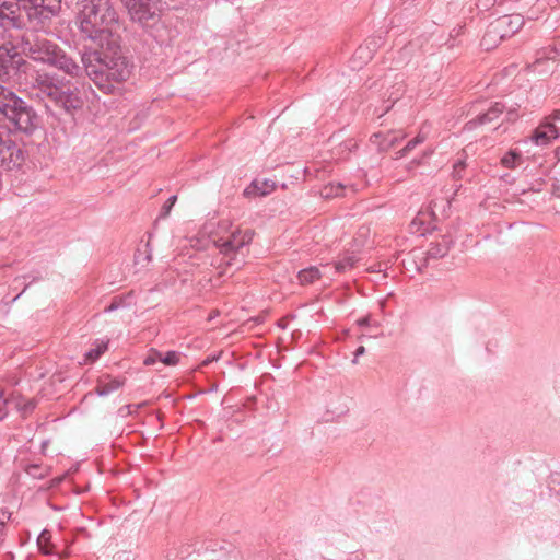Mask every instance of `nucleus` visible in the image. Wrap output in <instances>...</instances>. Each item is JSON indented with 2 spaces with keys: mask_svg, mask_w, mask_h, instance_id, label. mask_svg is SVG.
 Returning a JSON list of instances; mask_svg holds the SVG:
<instances>
[{
  "mask_svg": "<svg viewBox=\"0 0 560 560\" xmlns=\"http://www.w3.org/2000/svg\"><path fill=\"white\" fill-rule=\"evenodd\" d=\"M552 194L556 196V197H560V186L558 185H553V189H552Z\"/></svg>",
  "mask_w": 560,
  "mask_h": 560,
  "instance_id": "obj_40",
  "label": "nucleus"
},
{
  "mask_svg": "<svg viewBox=\"0 0 560 560\" xmlns=\"http://www.w3.org/2000/svg\"><path fill=\"white\" fill-rule=\"evenodd\" d=\"M404 93H405V86H404L402 81L396 82L392 86V91L385 93V96L387 95L386 102H389L390 104H388L384 108V110L380 114V116H383L384 113L388 112L389 108L404 95Z\"/></svg>",
  "mask_w": 560,
  "mask_h": 560,
  "instance_id": "obj_18",
  "label": "nucleus"
},
{
  "mask_svg": "<svg viewBox=\"0 0 560 560\" xmlns=\"http://www.w3.org/2000/svg\"><path fill=\"white\" fill-rule=\"evenodd\" d=\"M26 152L12 139L0 135V161L7 171H19L25 163Z\"/></svg>",
  "mask_w": 560,
  "mask_h": 560,
  "instance_id": "obj_6",
  "label": "nucleus"
},
{
  "mask_svg": "<svg viewBox=\"0 0 560 560\" xmlns=\"http://www.w3.org/2000/svg\"><path fill=\"white\" fill-rule=\"evenodd\" d=\"M505 117H506V120H509V121H513V120H515V119H516L517 115H516V113H515V110H514V109H509V110L506 112Z\"/></svg>",
  "mask_w": 560,
  "mask_h": 560,
  "instance_id": "obj_37",
  "label": "nucleus"
},
{
  "mask_svg": "<svg viewBox=\"0 0 560 560\" xmlns=\"http://www.w3.org/2000/svg\"><path fill=\"white\" fill-rule=\"evenodd\" d=\"M11 518V513L8 511H0V526H4V524Z\"/></svg>",
  "mask_w": 560,
  "mask_h": 560,
  "instance_id": "obj_35",
  "label": "nucleus"
},
{
  "mask_svg": "<svg viewBox=\"0 0 560 560\" xmlns=\"http://www.w3.org/2000/svg\"><path fill=\"white\" fill-rule=\"evenodd\" d=\"M493 1L495 2L497 0H493Z\"/></svg>",
  "mask_w": 560,
  "mask_h": 560,
  "instance_id": "obj_46",
  "label": "nucleus"
},
{
  "mask_svg": "<svg viewBox=\"0 0 560 560\" xmlns=\"http://www.w3.org/2000/svg\"><path fill=\"white\" fill-rule=\"evenodd\" d=\"M523 149L524 147L518 145L515 149H511L501 158V164L506 168H516L523 162Z\"/></svg>",
  "mask_w": 560,
  "mask_h": 560,
  "instance_id": "obj_16",
  "label": "nucleus"
},
{
  "mask_svg": "<svg viewBox=\"0 0 560 560\" xmlns=\"http://www.w3.org/2000/svg\"><path fill=\"white\" fill-rule=\"evenodd\" d=\"M15 407L20 412H22L23 416H26L27 413L32 412L35 409L36 401L34 399H28L26 401L19 399L15 402Z\"/></svg>",
  "mask_w": 560,
  "mask_h": 560,
  "instance_id": "obj_24",
  "label": "nucleus"
},
{
  "mask_svg": "<svg viewBox=\"0 0 560 560\" xmlns=\"http://www.w3.org/2000/svg\"><path fill=\"white\" fill-rule=\"evenodd\" d=\"M122 299L121 298H114L112 303L105 307L104 312L105 313H110V312H114L116 310H118L121 305H122Z\"/></svg>",
  "mask_w": 560,
  "mask_h": 560,
  "instance_id": "obj_30",
  "label": "nucleus"
},
{
  "mask_svg": "<svg viewBox=\"0 0 560 560\" xmlns=\"http://www.w3.org/2000/svg\"><path fill=\"white\" fill-rule=\"evenodd\" d=\"M365 353V348L363 346H360L354 351V359L352 360V363H358V358L363 355Z\"/></svg>",
  "mask_w": 560,
  "mask_h": 560,
  "instance_id": "obj_36",
  "label": "nucleus"
},
{
  "mask_svg": "<svg viewBox=\"0 0 560 560\" xmlns=\"http://www.w3.org/2000/svg\"><path fill=\"white\" fill-rule=\"evenodd\" d=\"M221 353L209 355L201 362V366H208L210 363L218 361L220 359Z\"/></svg>",
  "mask_w": 560,
  "mask_h": 560,
  "instance_id": "obj_34",
  "label": "nucleus"
},
{
  "mask_svg": "<svg viewBox=\"0 0 560 560\" xmlns=\"http://www.w3.org/2000/svg\"><path fill=\"white\" fill-rule=\"evenodd\" d=\"M558 155H559L558 160L560 162V149L558 150Z\"/></svg>",
  "mask_w": 560,
  "mask_h": 560,
  "instance_id": "obj_45",
  "label": "nucleus"
},
{
  "mask_svg": "<svg viewBox=\"0 0 560 560\" xmlns=\"http://www.w3.org/2000/svg\"><path fill=\"white\" fill-rule=\"evenodd\" d=\"M452 244V238L450 236L444 235L441 241L430 244L427 250V255L429 258L433 259L442 258L448 254Z\"/></svg>",
  "mask_w": 560,
  "mask_h": 560,
  "instance_id": "obj_14",
  "label": "nucleus"
},
{
  "mask_svg": "<svg viewBox=\"0 0 560 560\" xmlns=\"http://www.w3.org/2000/svg\"><path fill=\"white\" fill-rule=\"evenodd\" d=\"M419 164V161L418 160H413L409 163V166H408V170H412L416 165Z\"/></svg>",
  "mask_w": 560,
  "mask_h": 560,
  "instance_id": "obj_41",
  "label": "nucleus"
},
{
  "mask_svg": "<svg viewBox=\"0 0 560 560\" xmlns=\"http://www.w3.org/2000/svg\"><path fill=\"white\" fill-rule=\"evenodd\" d=\"M176 200L177 196L173 195L165 201V203L162 207L160 218H166L170 214L172 207L175 205Z\"/></svg>",
  "mask_w": 560,
  "mask_h": 560,
  "instance_id": "obj_26",
  "label": "nucleus"
},
{
  "mask_svg": "<svg viewBox=\"0 0 560 560\" xmlns=\"http://www.w3.org/2000/svg\"><path fill=\"white\" fill-rule=\"evenodd\" d=\"M124 4L131 20L141 25L155 20L160 11L156 0H124Z\"/></svg>",
  "mask_w": 560,
  "mask_h": 560,
  "instance_id": "obj_7",
  "label": "nucleus"
},
{
  "mask_svg": "<svg viewBox=\"0 0 560 560\" xmlns=\"http://www.w3.org/2000/svg\"><path fill=\"white\" fill-rule=\"evenodd\" d=\"M505 109L506 107L503 103L495 102L488 108V110L479 114L476 118L467 121L465 128L467 130H472L477 126L495 122L499 119V117L504 113Z\"/></svg>",
  "mask_w": 560,
  "mask_h": 560,
  "instance_id": "obj_10",
  "label": "nucleus"
},
{
  "mask_svg": "<svg viewBox=\"0 0 560 560\" xmlns=\"http://www.w3.org/2000/svg\"><path fill=\"white\" fill-rule=\"evenodd\" d=\"M342 189H343V186L341 184H338L336 186V190H335V186L330 185V187H326L325 188L324 196L325 197H331V196H336L337 197V196H340Z\"/></svg>",
  "mask_w": 560,
  "mask_h": 560,
  "instance_id": "obj_29",
  "label": "nucleus"
},
{
  "mask_svg": "<svg viewBox=\"0 0 560 560\" xmlns=\"http://www.w3.org/2000/svg\"><path fill=\"white\" fill-rule=\"evenodd\" d=\"M494 22L503 33H506V37H510L523 27L524 16L521 14L503 15L494 20Z\"/></svg>",
  "mask_w": 560,
  "mask_h": 560,
  "instance_id": "obj_11",
  "label": "nucleus"
},
{
  "mask_svg": "<svg viewBox=\"0 0 560 560\" xmlns=\"http://www.w3.org/2000/svg\"><path fill=\"white\" fill-rule=\"evenodd\" d=\"M253 231L233 232L228 238H220L215 241V246L219 248L220 254L223 255L225 266H235L240 268L245 262V255L243 248L247 246L253 240Z\"/></svg>",
  "mask_w": 560,
  "mask_h": 560,
  "instance_id": "obj_5",
  "label": "nucleus"
},
{
  "mask_svg": "<svg viewBox=\"0 0 560 560\" xmlns=\"http://www.w3.org/2000/svg\"><path fill=\"white\" fill-rule=\"evenodd\" d=\"M425 140V136L419 133L416 138L411 139L405 145L408 152L412 151L417 145L421 144Z\"/></svg>",
  "mask_w": 560,
  "mask_h": 560,
  "instance_id": "obj_28",
  "label": "nucleus"
},
{
  "mask_svg": "<svg viewBox=\"0 0 560 560\" xmlns=\"http://www.w3.org/2000/svg\"><path fill=\"white\" fill-rule=\"evenodd\" d=\"M275 189V183L269 180H254L248 187L244 189V196L256 197L266 196Z\"/></svg>",
  "mask_w": 560,
  "mask_h": 560,
  "instance_id": "obj_15",
  "label": "nucleus"
},
{
  "mask_svg": "<svg viewBox=\"0 0 560 560\" xmlns=\"http://www.w3.org/2000/svg\"><path fill=\"white\" fill-rule=\"evenodd\" d=\"M82 37L101 49L85 50L79 65L63 48L46 35L30 32L22 36V52L36 62L55 68L71 78L85 73L104 93H114L130 77V66L122 55L112 28L118 15L110 0H77Z\"/></svg>",
  "mask_w": 560,
  "mask_h": 560,
  "instance_id": "obj_1",
  "label": "nucleus"
},
{
  "mask_svg": "<svg viewBox=\"0 0 560 560\" xmlns=\"http://www.w3.org/2000/svg\"><path fill=\"white\" fill-rule=\"evenodd\" d=\"M160 358H161V353L160 352H155L154 354L149 355V357L145 358L144 364L145 365L154 364L156 361H160Z\"/></svg>",
  "mask_w": 560,
  "mask_h": 560,
  "instance_id": "obj_33",
  "label": "nucleus"
},
{
  "mask_svg": "<svg viewBox=\"0 0 560 560\" xmlns=\"http://www.w3.org/2000/svg\"><path fill=\"white\" fill-rule=\"evenodd\" d=\"M22 293L18 294L15 298H13V301H16L20 296H21Z\"/></svg>",
  "mask_w": 560,
  "mask_h": 560,
  "instance_id": "obj_44",
  "label": "nucleus"
},
{
  "mask_svg": "<svg viewBox=\"0 0 560 560\" xmlns=\"http://www.w3.org/2000/svg\"><path fill=\"white\" fill-rule=\"evenodd\" d=\"M405 135L395 131L375 132L371 137L372 143L376 144L380 151H387L395 147Z\"/></svg>",
  "mask_w": 560,
  "mask_h": 560,
  "instance_id": "obj_12",
  "label": "nucleus"
},
{
  "mask_svg": "<svg viewBox=\"0 0 560 560\" xmlns=\"http://www.w3.org/2000/svg\"><path fill=\"white\" fill-rule=\"evenodd\" d=\"M145 259H147L148 261H149V260H151V255H150V254H148V255L145 256Z\"/></svg>",
  "mask_w": 560,
  "mask_h": 560,
  "instance_id": "obj_43",
  "label": "nucleus"
},
{
  "mask_svg": "<svg viewBox=\"0 0 560 560\" xmlns=\"http://www.w3.org/2000/svg\"><path fill=\"white\" fill-rule=\"evenodd\" d=\"M504 38H506V33H503L493 21L487 27V31L481 39V46L489 50L495 47Z\"/></svg>",
  "mask_w": 560,
  "mask_h": 560,
  "instance_id": "obj_13",
  "label": "nucleus"
},
{
  "mask_svg": "<svg viewBox=\"0 0 560 560\" xmlns=\"http://www.w3.org/2000/svg\"><path fill=\"white\" fill-rule=\"evenodd\" d=\"M32 94L43 102L47 109L54 106L72 116L82 110L85 104L82 89L55 72H36L32 80Z\"/></svg>",
  "mask_w": 560,
  "mask_h": 560,
  "instance_id": "obj_2",
  "label": "nucleus"
},
{
  "mask_svg": "<svg viewBox=\"0 0 560 560\" xmlns=\"http://www.w3.org/2000/svg\"><path fill=\"white\" fill-rule=\"evenodd\" d=\"M354 57L361 60L363 63H366L369 60L373 58L372 49L370 45H361L354 52Z\"/></svg>",
  "mask_w": 560,
  "mask_h": 560,
  "instance_id": "obj_23",
  "label": "nucleus"
},
{
  "mask_svg": "<svg viewBox=\"0 0 560 560\" xmlns=\"http://www.w3.org/2000/svg\"><path fill=\"white\" fill-rule=\"evenodd\" d=\"M122 382L117 378L100 380L95 390L98 396L104 397L120 388Z\"/></svg>",
  "mask_w": 560,
  "mask_h": 560,
  "instance_id": "obj_17",
  "label": "nucleus"
},
{
  "mask_svg": "<svg viewBox=\"0 0 560 560\" xmlns=\"http://www.w3.org/2000/svg\"><path fill=\"white\" fill-rule=\"evenodd\" d=\"M107 349V342L105 341H100L97 342V345L90 349L86 353H85V359H84V362L85 363H93L95 362Z\"/></svg>",
  "mask_w": 560,
  "mask_h": 560,
  "instance_id": "obj_20",
  "label": "nucleus"
},
{
  "mask_svg": "<svg viewBox=\"0 0 560 560\" xmlns=\"http://www.w3.org/2000/svg\"><path fill=\"white\" fill-rule=\"evenodd\" d=\"M60 9V0H0V26L23 28L24 13L33 28H44L58 15Z\"/></svg>",
  "mask_w": 560,
  "mask_h": 560,
  "instance_id": "obj_3",
  "label": "nucleus"
},
{
  "mask_svg": "<svg viewBox=\"0 0 560 560\" xmlns=\"http://www.w3.org/2000/svg\"><path fill=\"white\" fill-rule=\"evenodd\" d=\"M50 538H51V534L47 529H44L37 538V546H38L39 550L45 555L51 553Z\"/></svg>",
  "mask_w": 560,
  "mask_h": 560,
  "instance_id": "obj_21",
  "label": "nucleus"
},
{
  "mask_svg": "<svg viewBox=\"0 0 560 560\" xmlns=\"http://www.w3.org/2000/svg\"><path fill=\"white\" fill-rule=\"evenodd\" d=\"M369 324H370V317H368V316L358 319L359 326H368Z\"/></svg>",
  "mask_w": 560,
  "mask_h": 560,
  "instance_id": "obj_39",
  "label": "nucleus"
},
{
  "mask_svg": "<svg viewBox=\"0 0 560 560\" xmlns=\"http://www.w3.org/2000/svg\"><path fill=\"white\" fill-rule=\"evenodd\" d=\"M27 62L19 54H10L8 49H0V79H9L15 71L25 67Z\"/></svg>",
  "mask_w": 560,
  "mask_h": 560,
  "instance_id": "obj_9",
  "label": "nucleus"
},
{
  "mask_svg": "<svg viewBox=\"0 0 560 560\" xmlns=\"http://www.w3.org/2000/svg\"><path fill=\"white\" fill-rule=\"evenodd\" d=\"M466 163L464 160H458L453 166V177L455 179H460L463 177L462 172L465 170Z\"/></svg>",
  "mask_w": 560,
  "mask_h": 560,
  "instance_id": "obj_27",
  "label": "nucleus"
},
{
  "mask_svg": "<svg viewBox=\"0 0 560 560\" xmlns=\"http://www.w3.org/2000/svg\"><path fill=\"white\" fill-rule=\"evenodd\" d=\"M160 361L165 365H175L179 361V353L176 351H168L164 357L161 355Z\"/></svg>",
  "mask_w": 560,
  "mask_h": 560,
  "instance_id": "obj_25",
  "label": "nucleus"
},
{
  "mask_svg": "<svg viewBox=\"0 0 560 560\" xmlns=\"http://www.w3.org/2000/svg\"><path fill=\"white\" fill-rule=\"evenodd\" d=\"M7 404L8 400L2 397V394H0V421L8 415Z\"/></svg>",
  "mask_w": 560,
  "mask_h": 560,
  "instance_id": "obj_31",
  "label": "nucleus"
},
{
  "mask_svg": "<svg viewBox=\"0 0 560 560\" xmlns=\"http://www.w3.org/2000/svg\"><path fill=\"white\" fill-rule=\"evenodd\" d=\"M408 153H409L408 150L406 149V147H404L401 150H399L396 153V159H401V158L406 156Z\"/></svg>",
  "mask_w": 560,
  "mask_h": 560,
  "instance_id": "obj_38",
  "label": "nucleus"
},
{
  "mask_svg": "<svg viewBox=\"0 0 560 560\" xmlns=\"http://www.w3.org/2000/svg\"><path fill=\"white\" fill-rule=\"evenodd\" d=\"M365 44L371 46L372 55H374V52L377 50V48L381 45V37H378V38H371V39L366 40Z\"/></svg>",
  "mask_w": 560,
  "mask_h": 560,
  "instance_id": "obj_32",
  "label": "nucleus"
},
{
  "mask_svg": "<svg viewBox=\"0 0 560 560\" xmlns=\"http://www.w3.org/2000/svg\"><path fill=\"white\" fill-rule=\"evenodd\" d=\"M555 119L560 120V112H557V113L555 114Z\"/></svg>",
  "mask_w": 560,
  "mask_h": 560,
  "instance_id": "obj_42",
  "label": "nucleus"
},
{
  "mask_svg": "<svg viewBox=\"0 0 560 560\" xmlns=\"http://www.w3.org/2000/svg\"><path fill=\"white\" fill-rule=\"evenodd\" d=\"M559 136L558 128L551 124H542L539 127H537L530 137L523 139L518 141V145L524 147L525 153H530V150L527 149L528 145L535 144L537 147H546L548 145L552 140L557 139Z\"/></svg>",
  "mask_w": 560,
  "mask_h": 560,
  "instance_id": "obj_8",
  "label": "nucleus"
},
{
  "mask_svg": "<svg viewBox=\"0 0 560 560\" xmlns=\"http://www.w3.org/2000/svg\"><path fill=\"white\" fill-rule=\"evenodd\" d=\"M322 276L319 269L315 266H311L308 268L302 269L298 273V279L301 284H310L315 280L319 279Z\"/></svg>",
  "mask_w": 560,
  "mask_h": 560,
  "instance_id": "obj_19",
  "label": "nucleus"
},
{
  "mask_svg": "<svg viewBox=\"0 0 560 560\" xmlns=\"http://www.w3.org/2000/svg\"><path fill=\"white\" fill-rule=\"evenodd\" d=\"M0 114H2L15 130L32 135L39 127V116L26 101L11 90L0 85Z\"/></svg>",
  "mask_w": 560,
  "mask_h": 560,
  "instance_id": "obj_4",
  "label": "nucleus"
},
{
  "mask_svg": "<svg viewBox=\"0 0 560 560\" xmlns=\"http://www.w3.org/2000/svg\"><path fill=\"white\" fill-rule=\"evenodd\" d=\"M355 261H357V257L353 254L347 255L339 261L335 262V270H336V272H339V273L345 272L348 269L352 268L354 266Z\"/></svg>",
  "mask_w": 560,
  "mask_h": 560,
  "instance_id": "obj_22",
  "label": "nucleus"
}]
</instances>
